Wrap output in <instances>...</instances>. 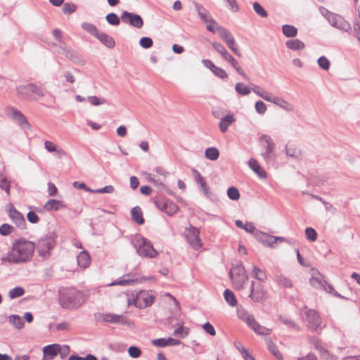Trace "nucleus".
Wrapping results in <instances>:
<instances>
[{
    "instance_id": "51",
    "label": "nucleus",
    "mask_w": 360,
    "mask_h": 360,
    "mask_svg": "<svg viewBox=\"0 0 360 360\" xmlns=\"http://www.w3.org/2000/svg\"><path fill=\"white\" fill-rule=\"evenodd\" d=\"M227 46L231 50V51L236 56L240 57L241 53L240 52L239 49L238 48L236 41L235 39H233L231 41L226 43Z\"/></svg>"
},
{
    "instance_id": "42",
    "label": "nucleus",
    "mask_w": 360,
    "mask_h": 360,
    "mask_svg": "<svg viewBox=\"0 0 360 360\" xmlns=\"http://www.w3.org/2000/svg\"><path fill=\"white\" fill-rule=\"evenodd\" d=\"M65 56L75 63H79L82 62V59L77 52L70 49H68Z\"/></svg>"
},
{
    "instance_id": "24",
    "label": "nucleus",
    "mask_w": 360,
    "mask_h": 360,
    "mask_svg": "<svg viewBox=\"0 0 360 360\" xmlns=\"http://www.w3.org/2000/svg\"><path fill=\"white\" fill-rule=\"evenodd\" d=\"M104 46L109 49H112L115 46V41L112 37L110 35L99 32L98 35L96 37Z\"/></svg>"
},
{
    "instance_id": "3",
    "label": "nucleus",
    "mask_w": 360,
    "mask_h": 360,
    "mask_svg": "<svg viewBox=\"0 0 360 360\" xmlns=\"http://www.w3.org/2000/svg\"><path fill=\"white\" fill-rule=\"evenodd\" d=\"M17 93L25 98L37 99L45 95L46 90L42 84L30 83L20 85L16 88Z\"/></svg>"
},
{
    "instance_id": "27",
    "label": "nucleus",
    "mask_w": 360,
    "mask_h": 360,
    "mask_svg": "<svg viewBox=\"0 0 360 360\" xmlns=\"http://www.w3.org/2000/svg\"><path fill=\"white\" fill-rule=\"evenodd\" d=\"M236 121V119L233 115L229 114L221 118L219 123L220 131L223 133L226 132L229 127Z\"/></svg>"
},
{
    "instance_id": "1",
    "label": "nucleus",
    "mask_w": 360,
    "mask_h": 360,
    "mask_svg": "<svg viewBox=\"0 0 360 360\" xmlns=\"http://www.w3.org/2000/svg\"><path fill=\"white\" fill-rule=\"evenodd\" d=\"M34 249L32 242L20 239L13 244L11 252L4 256L1 260L11 264L26 262L31 259Z\"/></svg>"
},
{
    "instance_id": "19",
    "label": "nucleus",
    "mask_w": 360,
    "mask_h": 360,
    "mask_svg": "<svg viewBox=\"0 0 360 360\" xmlns=\"http://www.w3.org/2000/svg\"><path fill=\"white\" fill-rule=\"evenodd\" d=\"M102 320L107 323H112L122 325H127L128 321L124 314H103L101 315Z\"/></svg>"
},
{
    "instance_id": "5",
    "label": "nucleus",
    "mask_w": 360,
    "mask_h": 360,
    "mask_svg": "<svg viewBox=\"0 0 360 360\" xmlns=\"http://www.w3.org/2000/svg\"><path fill=\"white\" fill-rule=\"evenodd\" d=\"M135 248L139 255L144 257L155 258L158 256V252L153 248L150 241L142 236H138L134 242Z\"/></svg>"
},
{
    "instance_id": "60",
    "label": "nucleus",
    "mask_w": 360,
    "mask_h": 360,
    "mask_svg": "<svg viewBox=\"0 0 360 360\" xmlns=\"http://www.w3.org/2000/svg\"><path fill=\"white\" fill-rule=\"evenodd\" d=\"M255 110L260 115L264 114L265 112L266 111V104L261 101H257L255 103Z\"/></svg>"
},
{
    "instance_id": "2",
    "label": "nucleus",
    "mask_w": 360,
    "mask_h": 360,
    "mask_svg": "<svg viewBox=\"0 0 360 360\" xmlns=\"http://www.w3.org/2000/svg\"><path fill=\"white\" fill-rule=\"evenodd\" d=\"M84 302V295L80 290L65 289L59 292V303L64 309H72L78 308L82 306Z\"/></svg>"
},
{
    "instance_id": "29",
    "label": "nucleus",
    "mask_w": 360,
    "mask_h": 360,
    "mask_svg": "<svg viewBox=\"0 0 360 360\" xmlns=\"http://www.w3.org/2000/svg\"><path fill=\"white\" fill-rule=\"evenodd\" d=\"M249 167L262 179L266 177V172L260 167L255 159H250L248 162Z\"/></svg>"
},
{
    "instance_id": "47",
    "label": "nucleus",
    "mask_w": 360,
    "mask_h": 360,
    "mask_svg": "<svg viewBox=\"0 0 360 360\" xmlns=\"http://www.w3.org/2000/svg\"><path fill=\"white\" fill-rule=\"evenodd\" d=\"M105 19L110 25L115 26L120 25L121 20V18H120L117 15L114 13L108 14L105 17Z\"/></svg>"
},
{
    "instance_id": "40",
    "label": "nucleus",
    "mask_w": 360,
    "mask_h": 360,
    "mask_svg": "<svg viewBox=\"0 0 360 360\" xmlns=\"http://www.w3.org/2000/svg\"><path fill=\"white\" fill-rule=\"evenodd\" d=\"M82 27L87 32H89V34H92L93 36H94L95 37L98 35V34L99 33V31L97 29V27L94 25V24H91V23H89V22H83L82 24Z\"/></svg>"
},
{
    "instance_id": "16",
    "label": "nucleus",
    "mask_w": 360,
    "mask_h": 360,
    "mask_svg": "<svg viewBox=\"0 0 360 360\" xmlns=\"http://www.w3.org/2000/svg\"><path fill=\"white\" fill-rule=\"evenodd\" d=\"M306 315V320L308 327L312 330L316 331L321 323V319L318 312L314 309H304Z\"/></svg>"
},
{
    "instance_id": "33",
    "label": "nucleus",
    "mask_w": 360,
    "mask_h": 360,
    "mask_svg": "<svg viewBox=\"0 0 360 360\" xmlns=\"http://www.w3.org/2000/svg\"><path fill=\"white\" fill-rule=\"evenodd\" d=\"M131 214L132 219L138 224H143L144 223L143 212L139 206H136L131 209Z\"/></svg>"
},
{
    "instance_id": "36",
    "label": "nucleus",
    "mask_w": 360,
    "mask_h": 360,
    "mask_svg": "<svg viewBox=\"0 0 360 360\" xmlns=\"http://www.w3.org/2000/svg\"><path fill=\"white\" fill-rule=\"evenodd\" d=\"M205 156L210 160H217L219 156V150L215 147L207 148L205 151Z\"/></svg>"
},
{
    "instance_id": "53",
    "label": "nucleus",
    "mask_w": 360,
    "mask_h": 360,
    "mask_svg": "<svg viewBox=\"0 0 360 360\" xmlns=\"http://www.w3.org/2000/svg\"><path fill=\"white\" fill-rule=\"evenodd\" d=\"M174 335L179 336L181 338L186 337L188 334V328L183 326L179 327L174 331Z\"/></svg>"
},
{
    "instance_id": "61",
    "label": "nucleus",
    "mask_w": 360,
    "mask_h": 360,
    "mask_svg": "<svg viewBox=\"0 0 360 360\" xmlns=\"http://www.w3.org/2000/svg\"><path fill=\"white\" fill-rule=\"evenodd\" d=\"M88 101L93 105H99L105 103V100L104 98H98L95 96H89Z\"/></svg>"
},
{
    "instance_id": "63",
    "label": "nucleus",
    "mask_w": 360,
    "mask_h": 360,
    "mask_svg": "<svg viewBox=\"0 0 360 360\" xmlns=\"http://www.w3.org/2000/svg\"><path fill=\"white\" fill-rule=\"evenodd\" d=\"M153 345L158 347H165L167 346V338H158L151 341Z\"/></svg>"
},
{
    "instance_id": "43",
    "label": "nucleus",
    "mask_w": 360,
    "mask_h": 360,
    "mask_svg": "<svg viewBox=\"0 0 360 360\" xmlns=\"http://www.w3.org/2000/svg\"><path fill=\"white\" fill-rule=\"evenodd\" d=\"M25 293V290L20 286L15 287L8 292V296L11 299H15L23 295Z\"/></svg>"
},
{
    "instance_id": "25",
    "label": "nucleus",
    "mask_w": 360,
    "mask_h": 360,
    "mask_svg": "<svg viewBox=\"0 0 360 360\" xmlns=\"http://www.w3.org/2000/svg\"><path fill=\"white\" fill-rule=\"evenodd\" d=\"M257 238L259 241H260L262 244L269 247H274V236L269 235L266 233L263 232H257Z\"/></svg>"
},
{
    "instance_id": "56",
    "label": "nucleus",
    "mask_w": 360,
    "mask_h": 360,
    "mask_svg": "<svg viewBox=\"0 0 360 360\" xmlns=\"http://www.w3.org/2000/svg\"><path fill=\"white\" fill-rule=\"evenodd\" d=\"M212 72L214 74V75L221 79H225L228 77V75L226 72V71L217 66H215L214 69L212 70Z\"/></svg>"
},
{
    "instance_id": "50",
    "label": "nucleus",
    "mask_w": 360,
    "mask_h": 360,
    "mask_svg": "<svg viewBox=\"0 0 360 360\" xmlns=\"http://www.w3.org/2000/svg\"><path fill=\"white\" fill-rule=\"evenodd\" d=\"M253 8L255 13L262 18H266L268 15L267 12L265 9L258 3L255 2L253 4Z\"/></svg>"
},
{
    "instance_id": "21",
    "label": "nucleus",
    "mask_w": 360,
    "mask_h": 360,
    "mask_svg": "<svg viewBox=\"0 0 360 360\" xmlns=\"http://www.w3.org/2000/svg\"><path fill=\"white\" fill-rule=\"evenodd\" d=\"M138 281V278L135 276H132L130 274H127L123 276L122 277L118 278L117 280L113 281L112 283L108 284V286H113L116 285H129L135 282Z\"/></svg>"
},
{
    "instance_id": "58",
    "label": "nucleus",
    "mask_w": 360,
    "mask_h": 360,
    "mask_svg": "<svg viewBox=\"0 0 360 360\" xmlns=\"http://www.w3.org/2000/svg\"><path fill=\"white\" fill-rule=\"evenodd\" d=\"M77 9V6L73 4L65 3L63 7V11L65 14H70L74 13Z\"/></svg>"
},
{
    "instance_id": "22",
    "label": "nucleus",
    "mask_w": 360,
    "mask_h": 360,
    "mask_svg": "<svg viewBox=\"0 0 360 360\" xmlns=\"http://www.w3.org/2000/svg\"><path fill=\"white\" fill-rule=\"evenodd\" d=\"M12 118L22 127H30V124L24 115L18 110H13L11 115Z\"/></svg>"
},
{
    "instance_id": "64",
    "label": "nucleus",
    "mask_w": 360,
    "mask_h": 360,
    "mask_svg": "<svg viewBox=\"0 0 360 360\" xmlns=\"http://www.w3.org/2000/svg\"><path fill=\"white\" fill-rule=\"evenodd\" d=\"M194 180L195 181L197 184H200L201 182L205 181L204 177L200 174V172L195 169H192L191 170Z\"/></svg>"
},
{
    "instance_id": "57",
    "label": "nucleus",
    "mask_w": 360,
    "mask_h": 360,
    "mask_svg": "<svg viewBox=\"0 0 360 360\" xmlns=\"http://www.w3.org/2000/svg\"><path fill=\"white\" fill-rule=\"evenodd\" d=\"M115 191L112 185L104 186L103 188L94 190L92 193H112Z\"/></svg>"
},
{
    "instance_id": "31",
    "label": "nucleus",
    "mask_w": 360,
    "mask_h": 360,
    "mask_svg": "<svg viewBox=\"0 0 360 360\" xmlns=\"http://www.w3.org/2000/svg\"><path fill=\"white\" fill-rule=\"evenodd\" d=\"M65 207V206L62 201L55 199H50L44 205V209L48 211L58 210L61 208H64Z\"/></svg>"
},
{
    "instance_id": "11",
    "label": "nucleus",
    "mask_w": 360,
    "mask_h": 360,
    "mask_svg": "<svg viewBox=\"0 0 360 360\" xmlns=\"http://www.w3.org/2000/svg\"><path fill=\"white\" fill-rule=\"evenodd\" d=\"M240 317L243 319L248 326L250 327L257 334L265 335L270 333V329L259 325L255 321V318L248 312L245 311L241 313Z\"/></svg>"
},
{
    "instance_id": "34",
    "label": "nucleus",
    "mask_w": 360,
    "mask_h": 360,
    "mask_svg": "<svg viewBox=\"0 0 360 360\" xmlns=\"http://www.w3.org/2000/svg\"><path fill=\"white\" fill-rule=\"evenodd\" d=\"M77 264L79 266L86 268L90 264V256L86 251H83L77 256Z\"/></svg>"
},
{
    "instance_id": "14",
    "label": "nucleus",
    "mask_w": 360,
    "mask_h": 360,
    "mask_svg": "<svg viewBox=\"0 0 360 360\" xmlns=\"http://www.w3.org/2000/svg\"><path fill=\"white\" fill-rule=\"evenodd\" d=\"M260 142L266 143L265 151L262 156L265 161H269L275 158L274 151L275 150V143L272 139L267 134H263L259 138Z\"/></svg>"
},
{
    "instance_id": "18",
    "label": "nucleus",
    "mask_w": 360,
    "mask_h": 360,
    "mask_svg": "<svg viewBox=\"0 0 360 360\" xmlns=\"http://www.w3.org/2000/svg\"><path fill=\"white\" fill-rule=\"evenodd\" d=\"M195 11L198 13L199 18L205 22H210L212 25H217V22L212 18L210 12L200 4L193 1Z\"/></svg>"
},
{
    "instance_id": "62",
    "label": "nucleus",
    "mask_w": 360,
    "mask_h": 360,
    "mask_svg": "<svg viewBox=\"0 0 360 360\" xmlns=\"http://www.w3.org/2000/svg\"><path fill=\"white\" fill-rule=\"evenodd\" d=\"M13 226L8 224H4L0 226V234L2 236H8L12 232Z\"/></svg>"
},
{
    "instance_id": "32",
    "label": "nucleus",
    "mask_w": 360,
    "mask_h": 360,
    "mask_svg": "<svg viewBox=\"0 0 360 360\" xmlns=\"http://www.w3.org/2000/svg\"><path fill=\"white\" fill-rule=\"evenodd\" d=\"M286 46L292 51H300L305 48L304 42L300 39H290L285 43Z\"/></svg>"
},
{
    "instance_id": "49",
    "label": "nucleus",
    "mask_w": 360,
    "mask_h": 360,
    "mask_svg": "<svg viewBox=\"0 0 360 360\" xmlns=\"http://www.w3.org/2000/svg\"><path fill=\"white\" fill-rule=\"evenodd\" d=\"M228 197L232 200H237L240 198V193L237 188L231 186L227 191Z\"/></svg>"
},
{
    "instance_id": "17",
    "label": "nucleus",
    "mask_w": 360,
    "mask_h": 360,
    "mask_svg": "<svg viewBox=\"0 0 360 360\" xmlns=\"http://www.w3.org/2000/svg\"><path fill=\"white\" fill-rule=\"evenodd\" d=\"M155 204L158 209L170 216L175 214L179 210L178 206L170 200H157Z\"/></svg>"
},
{
    "instance_id": "38",
    "label": "nucleus",
    "mask_w": 360,
    "mask_h": 360,
    "mask_svg": "<svg viewBox=\"0 0 360 360\" xmlns=\"http://www.w3.org/2000/svg\"><path fill=\"white\" fill-rule=\"evenodd\" d=\"M224 297L226 300V302L231 306V307H236L237 305V300L236 298V296L234 295L233 292L229 289L225 290L224 292Z\"/></svg>"
},
{
    "instance_id": "20",
    "label": "nucleus",
    "mask_w": 360,
    "mask_h": 360,
    "mask_svg": "<svg viewBox=\"0 0 360 360\" xmlns=\"http://www.w3.org/2000/svg\"><path fill=\"white\" fill-rule=\"evenodd\" d=\"M44 147L47 151L50 153H56V155L60 159L67 155V153L63 148L58 146L52 141H46L44 142Z\"/></svg>"
},
{
    "instance_id": "39",
    "label": "nucleus",
    "mask_w": 360,
    "mask_h": 360,
    "mask_svg": "<svg viewBox=\"0 0 360 360\" xmlns=\"http://www.w3.org/2000/svg\"><path fill=\"white\" fill-rule=\"evenodd\" d=\"M283 34L287 37H294L297 34V28L293 25H284L282 27Z\"/></svg>"
},
{
    "instance_id": "37",
    "label": "nucleus",
    "mask_w": 360,
    "mask_h": 360,
    "mask_svg": "<svg viewBox=\"0 0 360 360\" xmlns=\"http://www.w3.org/2000/svg\"><path fill=\"white\" fill-rule=\"evenodd\" d=\"M8 321L17 329H22L24 326L23 321L22 320L20 316L16 314L9 316Z\"/></svg>"
},
{
    "instance_id": "48",
    "label": "nucleus",
    "mask_w": 360,
    "mask_h": 360,
    "mask_svg": "<svg viewBox=\"0 0 360 360\" xmlns=\"http://www.w3.org/2000/svg\"><path fill=\"white\" fill-rule=\"evenodd\" d=\"M285 153L287 156H289L290 158H293L295 159H297L300 155L301 152L300 150L297 149L296 148L292 147V146H286L285 147Z\"/></svg>"
},
{
    "instance_id": "13",
    "label": "nucleus",
    "mask_w": 360,
    "mask_h": 360,
    "mask_svg": "<svg viewBox=\"0 0 360 360\" xmlns=\"http://www.w3.org/2000/svg\"><path fill=\"white\" fill-rule=\"evenodd\" d=\"M120 18L124 23H129L137 29H140L143 25V20L141 16L139 14L130 13L129 11H123L121 14Z\"/></svg>"
},
{
    "instance_id": "10",
    "label": "nucleus",
    "mask_w": 360,
    "mask_h": 360,
    "mask_svg": "<svg viewBox=\"0 0 360 360\" xmlns=\"http://www.w3.org/2000/svg\"><path fill=\"white\" fill-rule=\"evenodd\" d=\"M55 244V240L52 236L43 237L38 240L37 250L41 257L47 258L50 255V250L53 248Z\"/></svg>"
},
{
    "instance_id": "6",
    "label": "nucleus",
    "mask_w": 360,
    "mask_h": 360,
    "mask_svg": "<svg viewBox=\"0 0 360 360\" xmlns=\"http://www.w3.org/2000/svg\"><path fill=\"white\" fill-rule=\"evenodd\" d=\"M212 47L217 51L221 57L236 70V71L243 78L248 80L249 77L243 71L239 65L238 61L228 52L225 47L219 42L214 41L212 44Z\"/></svg>"
},
{
    "instance_id": "7",
    "label": "nucleus",
    "mask_w": 360,
    "mask_h": 360,
    "mask_svg": "<svg viewBox=\"0 0 360 360\" xmlns=\"http://www.w3.org/2000/svg\"><path fill=\"white\" fill-rule=\"evenodd\" d=\"M155 296L146 290H141L136 292V295H132L128 298V304H134L139 309H144L150 306L154 302Z\"/></svg>"
},
{
    "instance_id": "52",
    "label": "nucleus",
    "mask_w": 360,
    "mask_h": 360,
    "mask_svg": "<svg viewBox=\"0 0 360 360\" xmlns=\"http://www.w3.org/2000/svg\"><path fill=\"white\" fill-rule=\"evenodd\" d=\"M318 65L319 66L324 70H328L330 68V63L329 60L325 57L321 56L318 59Z\"/></svg>"
},
{
    "instance_id": "12",
    "label": "nucleus",
    "mask_w": 360,
    "mask_h": 360,
    "mask_svg": "<svg viewBox=\"0 0 360 360\" xmlns=\"http://www.w3.org/2000/svg\"><path fill=\"white\" fill-rule=\"evenodd\" d=\"M199 234V229L192 226L185 230V236L188 243L195 250L199 249L202 245Z\"/></svg>"
},
{
    "instance_id": "28",
    "label": "nucleus",
    "mask_w": 360,
    "mask_h": 360,
    "mask_svg": "<svg viewBox=\"0 0 360 360\" xmlns=\"http://www.w3.org/2000/svg\"><path fill=\"white\" fill-rule=\"evenodd\" d=\"M273 103L288 112H292L295 109V107L292 103L278 96H274Z\"/></svg>"
},
{
    "instance_id": "8",
    "label": "nucleus",
    "mask_w": 360,
    "mask_h": 360,
    "mask_svg": "<svg viewBox=\"0 0 360 360\" xmlns=\"http://www.w3.org/2000/svg\"><path fill=\"white\" fill-rule=\"evenodd\" d=\"M326 18L331 26L340 30L349 33L352 30L350 24L340 15L326 11Z\"/></svg>"
},
{
    "instance_id": "15",
    "label": "nucleus",
    "mask_w": 360,
    "mask_h": 360,
    "mask_svg": "<svg viewBox=\"0 0 360 360\" xmlns=\"http://www.w3.org/2000/svg\"><path fill=\"white\" fill-rule=\"evenodd\" d=\"M266 294L264 286L261 283L252 281L250 292L248 295L252 300L254 302H261L266 299Z\"/></svg>"
},
{
    "instance_id": "45",
    "label": "nucleus",
    "mask_w": 360,
    "mask_h": 360,
    "mask_svg": "<svg viewBox=\"0 0 360 360\" xmlns=\"http://www.w3.org/2000/svg\"><path fill=\"white\" fill-rule=\"evenodd\" d=\"M278 283L285 288H291L292 284V281L285 276L279 275L276 277Z\"/></svg>"
},
{
    "instance_id": "9",
    "label": "nucleus",
    "mask_w": 360,
    "mask_h": 360,
    "mask_svg": "<svg viewBox=\"0 0 360 360\" xmlns=\"http://www.w3.org/2000/svg\"><path fill=\"white\" fill-rule=\"evenodd\" d=\"M311 285L317 289H323L326 292L333 295L334 296L340 298H344L340 294H339L337 291L335 290L333 285L328 283L323 278L322 275H319L318 276H313L310 279Z\"/></svg>"
},
{
    "instance_id": "59",
    "label": "nucleus",
    "mask_w": 360,
    "mask_h": 360,
    "mask_svg": "<svg viewBox=\"0 0 360 360\" xmlns=\"http://www.w3.org/2000/svg\"><path fill=\"white\" fill-rule=\"evenodd\" d=\"M128 353L129 354L130 356L133 357V358H138L141 356V349L137 347H135V346H131L129 349H128Z\"/></svg>"
},
{
    "instance_id": "30",
    "label": "nucleus",
    "mask_w": 360,
    "mask_h": 360,
    "mask_svg": "<svg viewBox=\"0 0 360 360\" xmlns=\"http://www.w3.org/2000/svg\"><path fill=\"white\" fill-rule=\"evenodd\" d=\"M216 26L217 32L225 43H227L234 39L233 34L227 29L222 26H219L218 25Z\"/></svg>"
},
{
    "instance_id": "41",
    "label": "nucleus",
    "mask_w": 360,
    "mask_h": 360,
    "mask_svg": "<svg viewBox=\"0 0 360 360\" xmlns=\"http://www.w3.org/2000/svg\"><path fill=\"white\" fill-rule=\"evenodd\" d=\"M235 89L238 94H240L242 96H247L251 91V89L242 82L236 83Z\"/></svg>"
},
{
    "instance_id": "55",
    "label": "nucleus",
    "mask_w": 360,
    "mask_h": 360,
    "mask_svg": "<svg viewBox=\"0 0 360 360\" xmlns=\"http://www.w3.org/2000/svg\"><path fill=\"white\" fill-rule=\"evenodd\" d=\"M140 46L144 49H149L153 46V40L148 37H142L139 41Z\"/></svg>"
},
{
    "instance_id": "46",
    "label": "nucleus",
    "mask_w": 360,
    "mask_h": 360,
    "mask_svg": "<svg viewBox=\"0 0 360 360\" xmlns=\"http://www.w3.org/2000/svg\"><path fill=\"white\" fill-rule=\"evenodd\" d=\"M266 342L269 351L272 353V354H274L278 359L282 357V355L278 350L277 347L270 339H266Z\"/></svg>"
},
{
    "instance_id": "44",
    "label": "nucleus",
    "mask_w": 360,
    "mask_h": 360,
    "mask_svg": "<svg viewBox=\"0 0 360 360\" xmlns=\"http://www.w3.org/2000/svg\"><path fill=\"white\" fill-rule=\"evenodd\" d=\"M0 188L6 191L7 195H10V181L2 174H0Z\"/></svg>"
},
{
    "instance_id": "4",
    "label": "nucleus",
    "mask_w": 360,
    "mask_h": 360,
    "mask_svg": "<svg viewBox=\"0 0 360 360\" xmlns=\"http://www.w3.org/2000/svg\"><path fill=\"white\" fill-rule=\"evenodd\" d=\"M230 277L236 289L242 290L244 288V285L248 281V277L241 262H239L231 269Z\"/></svg>"
},
{
    "instance_id": "26",
    "label": "nucleus",
    "mask_w": 360,
    "mask_h": 360,
    "mask_svg": "<svg viewBox=\"0 0 360 360\" xmlns=\"http://www.w3.org/2000/svg\"><path fill=\"white\" fill-rule=\"evenodd\" d=\"M9 216L18 226H24L25 224V220L23 216L13 207L9 211Z\"/></svg>"
},
{
    "instance_id": "54",
    "label": "nucleus",
    "mask_w": 360,
    "mask_h": 360,
    "mask_svg": "<svg viewBox=\"0 0 360 360\" xmlns=\"http://www.w3.org/2000/svg\"><path fill=\"white\" fill-rule=\"evenodd\" d=\"M306 237L311 241H315L317 238V233L316 231L311 227L305 229Z\"/></svg>"
},
{
    "instance_id": "23",
    "label": "nucleus",
    "mask_w": 360,
    "mask_h": 360,
    "mask_svg": "<svg viewBox=\"0 0 360 360\" xmlns=\"http://www.w3.org/2000/svg\"><path fill=\"white\" fill-rule=\"evenodd\" d=\"M60 352V346L58 344H52L45 346L43 349L44 356H49L51 360Z\"/></svg>"
},
{
    "instance_id": "35",
    "label": "nucleus",
    "mask_w": 360,
    "mask_h": 360,
    "mask_svg": "<svg viewBox=\"0 0 360 360\" xmlns=\"http://www.w3.org/2000/svg\"><path fill=\"white\" fill-rule=\"evenodd\" d=\"M252 275L259 282L264 283L267 279L266 272L256 266H253Z\"/></svg>"
}]
</instances>
